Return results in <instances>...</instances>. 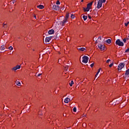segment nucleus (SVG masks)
Returning a JSON list of instances; mask_svg holds the SVG:
<instances>
[{"mask_svg": "<svg viewBox=\"0 0 129 129\" xmlns=\"http://www.w3.org/2000/svg\"><path fill=\"white\" fill-rule=\"evenodd\" d=\"M98 48L100 51H105V50H106V47H105V45L103 44H99Z\"/></svg>", "mask_w": 129, "mask_h": 129, "instance_id": "1", "label": "nucleus"}, {"mask_svg": "<svg viewBox=\"0 0 129 129\" xmlns=\"http://www.w3.org/2000/svg\"><path fill=\"white\" fill-rule=\"evenodd\" d=\"M106 0H99L98 2L97 9H100L102 7V4L105 3Z\"/></svg>", "mask_w": 129, "mask_h": 129, "instance_id": "2", "label": "nucleus"}, {"mask_svg": "<svg viewBox=\"0 0 129 129\" xmlns=\"http://www.w3.org/2000/svg\"><path fill=\"white\" fill-rule=\"evenodd\" d=\"M116 45H117L118 46H120L121 47H123V42L122 41H121L119 39H117L115 42Z\"/></svg>", "mask_w": 129, "mask_h": 129, "instance_id": "3", "label": "nucleus"}, {"mask_svg": "<svg viewBox=\"0 0 129 129\" xmlns=\"http://www.w3.org/2000/svg\"><path fill=\"white\" fill-rule=\"evenodd\" d=\"M82 59H83V60H82L83 63H85V64H86V63L88 62V59H89V57H88V56L86 55H84Z\"/></svg>", "mask_w": 129, "mask_h": 129, "instance_id": "4", "label": "nucleus"}, {"mask_svg": "<svg viewBox=\"0 0 129 129\" xmlns=\"http://www.w3.org/2000/svg\"><path fill=\"white\" fill-rule=\"evenodd\" d=\"M124 63H121L118 66V70H121L123 67H124Z\"/></svg>", "mask_w": 129, "mask_h": 129, "instance_id": "5", "label": "nucleus"}, {"mask_svg": "<svg viewBox=\"0 0 129 129\" xmlns=\"http://www.w3.org/2000/svg\"><path fill=\"white\" fill-rule=\"evenodd\" d=\"M52 8L53 10H55V11H59V10H60V7L56 5H53Z\"/></svg>", "mask_w": 129, "mask_h": 129, "instance_id": "6", "label": "nucleus"}, {"mask_svg": "<svg viewBox=\"0 0 129 129\" xmlns=\"http://www.w3.org/2000/svg\"><path fill=\"white\" fill-rule=\"evenodd\" d=\"M52 38V36H49L48 37H46L45 38V43H49V42H50V40H51Z\"/></svg>", "mask_w": 129, "mask_h": 129, "instance_id": "7", "label": "nucleus"}, {"mask_svg": "<svg viewBox=\"0 0 129 129\" xmlns=\"http://www.w3.org/2000/svg\"><path fill=\"white\" fill-rule=\"evenodd\" d=\"M78 50H79V51H82V52H83L84 51H86V48H84V47H78L77 48Z\"/></svg>", "mask_w": 129, "mask_h": 129, "instance_id": "8", "label": "nucleus"}, {"mask_svg": "<svg viewBox=\"0 0 129 129\" xmlns=\"http://www.w3.org/2000/svg\"><path fill=\"white\" fill-rule=\"evenodd\" d=\"M67 23V20L66 19L63 20L62 21H61L60 22V25H61L62 26H64L65 24Z\"/></svg>", "mask_w": 129, "mask_h": 129, "instance_id": "9", "label": "nucleus"}, {"mask_svg": "<svg viewBox=\"0 0 129 129\" xmlns=\"http://www.w3.org/2000/svg\"><path fill=\"white\" fill-rule=\"evenodd\" d=\"M49 35H53L54 33H55V31L53 29L49 30L48 32Z\"/></svg>", "mask_w": 129, "mask_h": 129, "instance_id": "10", "label": "nucleus"}, {"mask_svg": "<svg viewBox=\"0 0 129 129\" xmlns=\"http://www.w3.org/2000/svg\"><path fill=\"white\" fill-rule=\"evenodd\" d=\"M83 10L84 12H89V11L90 10V8H89V7H87L86 8H83Z\"/></svg>", "mask_w": 129, "mask_h": 129, "instance_id": "11", "label": "nucleus"}, {"mask_svg": "<svg viewBox=\"0 0 129 129\" xmlns=\"http://www.w3.org/2000/svg\"><path fill=\"white\" fill-rule=\"evenodd\" d=\"M37 8L40 9V10H43V9H44V6L42 5H39V6H37Z\"/></svg>", "mask_w": 129, "mask_h": 129, "instance_id": "12", "label": "nucleus"}, {"mask_svg": "<svg viewBox=\"0 0 129 129\" xmlns=\"http://www.w3.org/2000/svg\"><path fill=\"white\" fill-rule=\"evenodd\" d=\"M92 4H93V2H91V3H89V4H87V7L88 8H89L90 9H91V6H92Z\"/></svg>", "mask_w": 129, "mask_h": 129, "instance_id": "13", "label": "nucleus"}, {"mask_svg": "<svg viewBox=\"0 0 129 129\" xmlns=\"http://www.w3.org/2000/svg\"><path fill=\"white\" fill-rule=\"evenodd\" d=\"M69 100H70V99L69 98H67L64 99V102L65 103H68L69 102Z\"/></svg>", "mask_w": 129, "mask_h": 129, "instance_id": "14", "label": "nucleus"}, {"mask_svg": "<svg viewBox=\"0 0 129 129\" xmlns=\"http://www.w3.org/2000/svg\"><path fill=\"white\" fill-rule=\"evenodd\" d=\"M106 43H107V44H110V43H111V40L110 39H107L106 41Z\"/></svg>", "mask_w": 129, "mask_h": 129, "instance_id": "15", "label": "nucleus"}, {"mask_svg": "<svg viewBox=\"0 0 129 129\" xmlns=\"http://www.w3.org/2000/svg\"><path fill=\"white\" fill-rule=\"evenodd\" d=\"M5 49H6V47H5V45H3L1 47V50H2V51H4V50H5Z\"/></svg>", "mask_w": 129, "mask_h": 129, "instance_id": "16", "label": "nucleus"}, {"mask_svg": "<svg viewBox=\"0 0 129 129\" xmlns=\"http://www.w3.org/2000/svg\"><path fill=\"white\" fill-rule=\"evenodd\" d=\"M69 18V14H67L66 15V18L64 19V20H68V18Z\"/></svg>", "mask_w": 129, "mask_h": 129, "instance_id": "17", "label": "nucleus"}, {"mask_svg": "<svg viewBox=\"0 0 129 129\" xmlns=\"http://www.w3.org/2000/svg\"><path fill=\"white\" fill-rule=\"evenodd\" d=\"M83 19H84V21H86V20H87V16L84 15L83 16Z\"/></svg>", "mask_w": 129, "mask_h": 129, "instance_id": "18", "label": "nucleus"}, {"mask_svg": "<svg viewBox=\"0 0 129 129\" xmlns=\"http://www.w3.org/2000/svg\"><path fill=\"white\" fill-rule=\"evenodd\" d=\"M69 84H70V86L71 87H72V85H73V84H74V82H73V81H72L69 83Z\"/></svg>", "mask_w": 129, "mask_h": 129, "instance_id": "19", "label": "nucleus"}, {"mask_svg": "<svg viewBox=\"0 0 129 129\" xmlns=\"http://www.w3.org/2000/svg\"><path fill=\"white\" fill-rule=\"evenodd\" d=\"M128 74H129V69L126 71L125 75H128Z\"/></svg>", "mask_w": 129, "mask_h": 129, "instance_id": "20", "label": "nucleus"}, {"mask_svg": "<svg viewBox=\"0 0 129 129\" xmlns=\"http://www.w3.org/2000/svg\"><path fill=\"white\" fill-rule=\"evenodd\" d=\"M16 84H17V85H18V86H21V82H19V81H18V82L16 83Z\"/></svg>", "mask_w": 129, "mask_h": 129, "instance_id": "21", "label": "nucleus"}, {"mask_svg": "<svg viewBox=\"0 0 129 129\" xmlns=\"http://www.w3.org/2000/svg\"><path fill=\"white\" fill-rule=\"evenodd\" d=\"M9 50H11V51L14 50V48L13 47V46H10L9 47Z\"/></svg>", "mask_w": 129, "mask_h": 129, "instance_id": "22", "label": "nucleus"}, {"mask_svg": "<svg viewBox=\"0 0 129 129\" xmlns=\"http://www.w3.org/2000/svg\"><path fill=\"white\" fill-rule=\"evenodd\" d=\"M77 110V109L76 108V107H75L74 108H73V111L74 112H76Z\"/></svg>", "mask_w": 129, "mask_h": 129, "instance_id": "23", "label": "nucleus"}, {"mask_svg": "<svg viewBox=\"0 0 129 129\" xmlns=\"http://www.w3.org/2000/svg\"><path fill=\"white\" fill-rule=\"evenodd\" d=\"M12 70H14V71H16V70H18V68H17L16 67L13 68L12 69Z\"/></svg>", "mask_w": 129, "mask_h": 129, "instance_id": "24", "label": "nucleus"}, {"mask_svg": "<svg viewBox=\"0 0 129 129\" xmlns=\"http://www.w3.org/2000/svg\"><path fill=\"white\" fill-rule=\"evenodd\" d=\"M16 68H17V69H20V68H21V66H20L19 65H17L16 67H15Z\"/></svg>", "mask_w": 129, "mask_h": 129, "instance_id": "25", "label": "nucleus"}, {"mask_svg": "<svg viewBox=\"0 0 129 129\" xmlns=\"http://www.w3.org/2000/svg\"><path fill=\"white\" fill-rule=\"evenodd\" d=\"M71 18H72V19H74V15H73V14H71Z\"/></svg>", "mask_w": 129, "mask_h": 129, "instance_id": "26", "label": "nucleus"}, {"mask_svg": "<svg viewBox=\"0 0 129 129\" xmlns=\"http://www.w3.org/2000/svg\"><path fill=\"white\" fill-rule=\"evenodd\" d=\"M128 24H129V21L127 23H125L124 25H125V27H127V25H128Z\"/></svg>", "mask_w": 129, "mask_h": 129, "instance_id": "27", "label": "nucleus"}, {"mask_svg": "<svg viewBox=\"0 0 129 129\" xmlns=\"http://www.w3.org/2000/svg\"><path fill=\"white\" fill-rule=\"evenodd\" d=\"M8 26H7V24H4V28H7Z\"/></svg>", "mask_w": 129, "mask_h": 129, "instance_id": "28", "label": "nucleus"}, {"mask_svg": "<svg viewBox=\"0 0 129 129\" xmlns=\"http://www.w3.org/2000/svg\"><path fill=\"white\" fill-rule=\"evenodd\" d=\"M56 5H60V1H57V2H56Z\"/></svg>", "mask_w": 129, "mask_h": 129, "instance_id": "29", "label": "nucleus"}, {"mask_svg": "<svg viewBox=\"0 0 129 129\" xmlns=\"http://www.w3.org/2000/svg\"><path fill=\"white\" fill-rule=\"evenodd\" d=\"M100 70H101V68L98 69V72H97V74H98V73H99V72H100Z\"/></svg>", "mask_w": 129, "mask_h": 129, "instance_id": "30", "label": "nucleus"}, {"mask_svg": "<svg viewBox=\"0 0 129 129\" xmlns=\"http://www.w3.org/2000/svg\"><path fill=\"white\" fill-rule=\"evenodd\" d=\"M128 52H129V48L125 50L126 53H128Z\"/></svg>", "mask_w": 129, "mask_h": 129, "instance_id": "31", "label": "nucleus"}, {"mask_svg": "<svg viewBox=\"0 0 129 129\" xmlns=\"http://www.w3.org/2000/svg\"><path fill=\"white\" fill-rule=\"evenodd\" d=\"M94 66V63H92L91 65H90V67L92 68V67H93Z\"/></svg>", "mask_w": 129, "mask_h": 129, "instance_id": "32", "label": "nucleus"}, {"mask_svg": "<svg viewBox=\"0 0 129 129\" xmlns=\"http://www.w3.org/2000/svg\"><path fill=\"white\" fill-rule=\"evenodd\" d=\"M113 65V63H111L109 64V67H112V66Z\"/></svg>", "mask_w": 129, "mask_h": 129, "instance_id": "33", "label": "nucleus"}, {"mask_svg": "<svg viewBox=\"0 0 129 129\" xmlns=\"http://www.w3.org/2000/svg\"><path fill=\"white\" fill-rule=\"evenodd\" d=\"M123 41L124 42V43H125V42H126V39L125 38H124L123 40Z\"/></svg>", "mask_w": 129, "mask_h": 129, "instance_id": "34", "label": "nucleus"}, {"mask_svg": "<svg viewBox=\"0 0 129 129\" xmlns=\"http://www.w3.org/2000/svg\"><path fill=\"white\" fill-rule=\"evenodd\" d=\"M109 62H110V59H108V60L106 61V63H108Z\"/></svg>", "mask_w": 129, "mask_h": 129, "instance_id": "35", "label": "nucleus"}, {"mask_svg": "<svg viewBox=\"0 0 129 129\" xmlns=\"http://www.w3.org/2000/svg\"><path fill=\"white\" fill-rule=\"evenodd\" d=\"M101 36H99V37H98V39L99 40H101Z\"/></svg>", "mask_w": 129, "mask_h": 129, "instance_id": "36", "label": "nucleus"}, {"mask_svg": "<svg viewBox=\"0 0 129 129\" xmlns=\"http://www.w3.org/2000/svg\"><path fill=\"white\" fill-rule=\"evenodd\" d=\"M12 3L13 4H15V3H16V0H13Z\"/></svg>", "mask_w": 129, "mask_h": 129, "instance_id": "37", "label": "nucleus"}, {"mask_svg": "<svg viewBox=\"0 0 129 129\" xmlns=\"http://www.w3.org/2000/svg\"><path fill=\"white\" fill-rule=\"evenodd\" d=\"M41 75H42V74H39L37 76L39 77V76H41Z\"/></svg>", "mask_w": 129, "mask_h": 129, "instance_id": "38", "label": "nucleus"}, {"mask_svg": "<svg viewBox=\"0 0 129 129\" xmlns=\"http://www.w3.org/2000/svg\"><path fill=\"white\" fill-rule=\"evenodd\" d=\"M88 18H89V19H91V16H88Z\"/></svg>", "mask_w": 129, "mask_h": 129, "instance_id": "39", "label": "nucleus"}, {"mask_svg": "<svg viewBox=\"0 0 129 129\" xmlns=\"http://www.w3.org/2000/svg\"><path fill=\"white\" fill-rule=\"evenodd\" d=\"M95 77H97V73L95 75Z\"/></svg>", "mask_w": 129, "mask_h": 129, "instance_id": "40", "label": "nucleus"}, {"mask_svg": "<svg viewBox=\"0 0 129 129\" xmlns=\"http://www.w3.org/2000/svg\"><path fill=\"white\" fill-rule=\"evenodd\" d=\"M95 43H97V40H96Z\"/></svg>", "mask_w": 129, "mask_h": 129, "instance_id": "41", "label": "nucleus"}, {"mask_svg": "<svg viewBox=\"0 0 129 129\" xmlns=\"http://www.w3.org/2000/svg\"><path fill=\"white\" fill-rule=\"evenodd\" d=\"M81 2H82V3H83V0H82Z\"/></svg>", "mask_w": 129, "mask_h": 129, "instance_id": "42", "label": "nucleus"}, {"mask_svg": "<svg viewBox=\"0 0 129 129\" xmlns=\"http://www.w3.org/2000/svg\"><path fill=\"white\" fill-rule=\"evenodd\" d=\"M95 5H96V2H95Z\"/></svg>", "mask_w": 129, "mask_h": 129, "instance_id": "43", "label": "nucleus"}, {"mask_svg": "<svg viewBox=\"0 0 129 129\" xmlns=\"http://www.w3.org/2000/svg\"><path fill=\"white\" fill-rule=\"evenodd\" d=\"M59 61H61V59H59Z\"/></svg>", "mask_w": 129, "mask_h": 129, "instance_id": "44", "label": "nucleus"}, {"mask_svg": "<svg viewBox=\"0 0 129 129\" xmlns=\"http://www.w3.org/2000/svg\"><path fill=\"white\" fill-rule=\"evenodd\" d=\"M59 61H61V59H59Z\"/></svg>", "mask_w": 129, "mask_h": 129, "instance_id": "45", "label": "nucleus"}, {"mask_svg": "<svg viewBox=\"0 0 129 129\" xmlns=\"http://www.w3.org/2000/svg\"><path fill=\"white\" fill-rule=\"evenodd\" d=\"M34 18L36 19V16H34Z\"/></svg>", "mask_w": 129, "mask_h": 129, "instance_id": "46", "label": "nucleus"}, {"mask_svg": "<svg viewBox=\"0 0 129 129\" xmlns=\"http://www.w3.org/2000/svg\"><path fill=\"white\" fill-rule=\"evenodd\" d=\"M66 69H68V68H66Z\"/></svg>", "mask_w": 129, "mask_h": 129, "instance_id": "47", "label": "nucleus"}, {"mask_svg": "<svg viewBox=\"0 0 129 129\" xmlns=\"http://www.w3.org/2000/svg\"><path fill=\"white\" fill-rule=\"evenodd\" d=\"M95 40H96V38H95Z\"/></svg>", "mask_w": 129, "mask_h": 129, "instance_id": "48", "label": "nucleus"}]
</instances>
